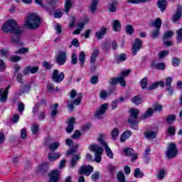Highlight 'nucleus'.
Here are the masks:
<instances>
[{"label": "nucleus", "mask_w": 182, "mask_h": 182, "mask_svg": "<svg viewBox=\"0 0 182 182\" xmlns=\"http://www.w3.org/2000/svg\"><path fill=\"white\" fill-rule=\"evenodd\" d=\"M1 31L4 33H13L11 37V41L15 45H23L21 43V35H22V29L18 26L14 20L7 21L1 27Z\"/></svg>", "instance_id": "obj_1"}, {"label": "nucleus", "mask_w": 182, "mask_h": 182, "mask_svg": "<svg viewBox=\"0 0 182 182\" xmlns=\"http://www.w3.org/2000/svg\"><path fill=\"white\" fill-rule=\"evenodd\" d=\"M41 25V18L35 14H31L26 19L25 26L28 29H36Z\"/></svg>", "instance_id": "obj_2"}, {"label": "nucleus", "mask_w": 182, "mask_h": 182, "mask_svg": "<svg viewBox=\"0 0 182 182\" xmlns=\"http://www.w3.org/2000/svg\"><path fill=\"white\" fill-rule=\"evenodd\" d=\"M139 117V109H130V115L128 119V123L131 124V127L134 129V130H137L139 129L137 127V118Z\"/></svg>", "instance_id": "obj_3"}, {"label": "nucleus", "mask_w": 182, "mask_h": 182, "mask_svg": "<svg viewBox=\"0 0 182 182\" xmlns=\"http://www.w3.org/2000/svg\"><path fill=\"white\" fill-rule=\"evenodd\" d=\"M89 149L91 151H94L95 153V161L97 163H100V161H102V153H103V149L102 146L94 144L90 145Z\"/></svg>", "instance_id": "obj_4"}, {"label": "nucleus", "mask_w": 182, "mask_h": 182, "mask_svg": "<svg viewBox=\"0 0 182 182\" xmlns=\"http://www.w3.org/2000/svg\"><path fill=\"white\" fill-rule=\"evenodd\" d=\"M105 137H106V135L100 134V137L97 139V141L105 147L107 156H108L109 159H113V151H112L107 143L105 141Z\"/></svg>", "instance_id": "obj_5"}, {"label": "nucleus", "mask_w": 182, "mask_h": 182, "mask_svg": "<svg viewBox=\"0 0 182 182\" xmlns=\"http://www.w3.org/2000/svg\"><path fill=\"white\" fill-rule=\"evenodd\" d=\"M68 60V52L66 50L59 51L55 56V62L59 66H63Z\"/></svg>", "instance_id": "obj_6"}, {"label": "nucleus", "mask_w": 182, "mask_h": 182, "mask_svg": "<svg viewBox=\"0 0 182 182\" xmlns=\"http://www.w3.org/2000/svg\"><path fill=\"white\" fill-rule=\"evenodd\" d=\"M100 51L97 49H94L92 53H91V57L90 59V63L91 65L90 70L91 72H95L97 68V65H96V60L97 57L99 56Z\"/></svg>", "instance_id": "obj_7"}, {"label": "nucleus", "mask_w": 182, "mask_h": 182, "mask_svg": "<svg viewBox=\"0 0 182 182\" xmlns=\"http://www.w3.org/2000/svg\"><path fill=\"white\" fill-rule=\"evenodd\" d=\"M178 153L177 146L175 144H169L168 150L166 151L167 159H174Z\"/></svg>", "instance_id": "obj_8"}, {"label": "nucleus", "mask_w": 182, "mask_h": 182, "mask_svg": "<svg viewBox=\"0 0 182 182\" xmlns=\"http://www.w3.org/2000/svg\"><path fill=\"white\" fill-rule=\"evenodd\" d=\"M52 79L56 83H60L65 79V73H60L59 70H55L52 73Z\"/></svg>", "instance_id": "obj_9"}, {"label": "nucleus", "mask_w": 182, "mask_h": 182, "mask_svg": "<svg viewBox=\"0 0 182 182\" xmlns=\"http://www.w3.org/2000/svg\"><path fill=\"white\" fill-rule=\"evenodd\" d=\"M107 103L103 104L101 107L95 111V117L97 119H103V115L106 113V110H107Z\"/></svg>", "instance_id": "obj_10"}, {"label": "nucleus", "mask_w": 182, "mask_h": 182, "mask_svg": "<svg viewBox=\"0 0 182 182\" xmlns=\"http://www.w3.org/2000/svg\"><path fill=\"white\" fill-rule=\"evenodd\" d=\"M82 97H83L82 93L77 94V98L73 101V102L67 105V109L70 112H73V109H75V106L73 105L79 106V104L82 102Z\"/></svg>", "instance_id": "obj_11"}, {"label": "nucleus", "mask_w": 182, "mask_h": 182, "mask_svg": "<svg viewBox=\"0 0 182 182\" xmlns=\"http://www.w3.org/2000/svg\"><path fill=\"white\" fill-rule=\"evenodd\" d=\"M93 173V167L91 166H80L78 174H85V176H90Z\"/></svg>", "instance_id": "obj_12"}, {"label": "nucleus", "mask_w": 182, "mask_h": 182, "mask_svg": "<svg viewBox=\"0 0 182 182\" xmlns=\"http://www.w3.org/2000/svg\"><path fill=\"white\" fill-rule=\"evenodd\" d=\"M140 49H141V41L140 39L136 38L132 46V55L136 56V55H137L138 50H140Z\"/></svg>", "instance_id": "obj_13"}, {"label": "nucleus", "mask_w": 182, "mask_h": 182, "mask_svg": "<svg viewBox=\"0 0 182 182\" xmlns=\"http://www.w3.org/2000/svg\"><path fill=\"white\" fill-rule=\"evenodd\" d=\"M109 82L112 86H114V85H117V83H120L121 86H122L123 87L126 86V81L124 80V78H123V77L117 78H110L109 80Z\"/></svg>", "instance_id": "obj_14"}, {"label": "nucleus", "mask_w": 182, "mask_h": 182, "mask_svg": "<svg viewBox=\"0 0 182 182\" xmlns=\"http://www.w3.org/2000/svg\"><path fill=\"white\" fill-rule=\"evenodd\" d=\"M50 182H58L60 177V171L57 169L53 170L50 174Z\"/></svg>", "instance_id": "obj_15"}, {"label": "nucleus", "mask_w": 182, "mask_h": 182, "mask_svg": "<svg viewBox=\"0 0 182 182\" xmlns=\"http://www.w3.org/2000/svg\"><path fill=\"white\" fill-rule=\"evenodd\" d=\"M9 87H11L10 85L6 87L4 90V89H0V102L1 103H4V102H6V99H8V91L9 90Z\"/></svg>", "instance_id": "obj_16"}, {"label": "nucleus", "mask_w": 182, "mask_h": 182, "mask_svg": "<svg viewBox=\"0 0 182 182\" xmlns=\"http://www.w3.org/2000/svg\"><path fill=\"white\" fill-rule=\"evenodd\" d=\"M125 156L131 157V161H135L137 160V154H134V151L132 149H125L124 150Z\"/></svg>", "instance_id": "obj_17"}, {"label": "nucleus", "mask_w": 182, "mask_h": 182, "mask_svg": "<svg viewBox=\"0 0 182 182\" xmlns=\"http://www.w3.org/2000/svg\"><path fill=\"white\" fill-rule=\"evenodd\" d=\"M171 83H173V78L171 77H168L166 79L165 85L166 87V90L168 92L169 95H173L174 90L171 88Z\"/></svg>", "instance_id": "obj_18"}, {"label": "nucleus", "mask_w": 182, "mask_h": 182, "mask_svg": "<svg viewBox=\"0 0 182 182\" xmlns=\"http://www.w3.org/2000/svg\"><path fill=\"white\" fill-rule=\"evenodd\" d=\"M182 16V6H178L176 14L172 17L173 22H177Z\"/></svg>", "instance_id": "obj_19"}, {"label": "nucleus", "mask_w": 182, "mask_h": 182, "mask_svg": "<svg viewBox=\"0 0 182 182\" xmlns=\"http://www.w3.org/2000/svg\"><path fill=\"white\" fill-rule=\"evenodd\" d=\"M38 70H39V67L38 66H34V67L27 66L23 70V73L24 75H29V73H32L33 75H34V73H36Z\"/></svg>", "instance_id": "obj_20"}, {"label": "nucleus", "mask_w": 182, "mask_h": 182, "mask_svg": "<svg viewBox=\"0 0 182 182\" xmlns=\"http://www.w3.org/2000/svg\"><path fill=\"white\" fill-rule=\"evenodd\" d=\"M72 160L70 163V168H75V167L76 166V164H77V161H79V160H80V156L79 155H76V154H72Z\"/></svg>", "instance_id": "obj_21"}, {"label": "nucleus", "mask_w": 182, "mask_h": 182, "mask_svg": "<svg viewBox=\"0 0 182 182\" xmlns=\"http://www.w3.org/2000/svg\"><path fill=\"white\" fill-rule=\"evenodd\" d=\"M132 131H130L129 129L124 132L120 136V141L122 143L126 141V140H127V139H129V137H130V136H132Z\"/></svg>", "instance_id": "obj_22"}, {"label": "nucleus", "mask_w": 182, "mask_h": 182, "mask_svg": "<svg viewBox=\"0 0 182 182\" xmlns=\"http://www.w3.org/2000/svg\"><path fill=\"white\" fill-rule=\"evenodd\" d=\"M164 81H159L154 82L152 85H151L149 87H148V90H154V89H157L159 86H161V87H164Z\"/></svg>", "instance_id": "obj_23"}, {"label": "nucleus", "mask_w": 182, "mask_h": 182, "mask_svg": "<svg viewBox=\"0 0 182 182\" xmlns=\"http://www.w3.org/2000/svg\"><path fill=\"white\" fill-rule=\"evenodd\" d=\"M68 127L66 128L67 133H72L73 132V124H75V119L70 118L68 121Z\"/></svg>", "instance_id": "obj_24"}, {"label": "nucleus", "mask_w": 182, "mask_h": 182, "mask_svg": "<svg viewBox=\"0 0 182 182\" xmlns=\"http://www.w3.org/2000/svg\"><path fill=\"white\" fill-rule=\"evenodd\" d=\"M78 60L80 63V67L83 68V66L85 65V62H86V54L85 53V52H80L78 55Z\"/></svg>", "instance_id": "obj_25"}, {"label": "nucleus", "mask_w": 182, "mask_h": 182, "mask_svg": "<svg viewBox=\"0 0 182 182\" xmlns=\"http://www.w3.org/2000/svg\"><path fill=\"white\" fill-rule=\"evenodd\" d=\"M157 6L163 12L166 11V8H167V1L166 0H159Z\"/></svg>", "instance_id": "obj_26"}, {"label": "nucleus", "mask_w": 182, "mask_h": 182, "mask_svg": "<svg viewBox=\"0 0 182 182\" xmlns=\"http://www.w3.org/2000/svg\"><path fill=\"white\" fill-rule=\"evenodd\" d=\"M58 107H59V105L57 103L54 104L53 105L50 106L51 109V118L55 119L56 115L58 114Z\"/></svg>", "instance_id": "obj_27"}, {"label": "nucleus", "mask_w": 182, "mask_h": 182, "mask_svg": "<svg viewBox=\"0 0 182 182\" xmlns=\"http://www.w3.org/2000/svg\"><path fill=\"white\" fill-rule=\"evenodd\" d=\"M112 26L114 32H119L122 29V23L119 21V20H114L112 22Z\"/></svg>", "instance_id": "obj_28"}, {"label": "nucleus", "mask_w": 182, "mask_h": 182, "mask_svg": "<svg viewBox=\"0 0 182 182\" xmlns=\"http://www.w3.org/2000/svg\"><path fill=\"white\" fill-rule=\"evenodd\" d=\"M153 113H154V110L153 109V108L149 107L146 111V112L142 114L141 119H147L149 117H151V116H153Z\"/></svg>", "instance_id": "obj_29"}, {"label": "nucleus", "mask_w": 182, "mask_h": 182, "mask_svg": "<svg viewBox=\"0 0 182 182\" xmlns=\"http://www.w3.org/2000/svg\"><path fill=\"white\" fill-rule=\"evenodd\" d=\"M60 156H62V154L60 153H51L48 154V159L50 161H55V160H58Z\"/></svg>", "instance_id": "obj_30"}, {"label": "nucleus", "mask_w": 182, "mask_h": 182, "mask_svg": "<svg viewBox=\"0 0 182 182\" xmlns=\"http://www.w3.org/2000/svg\"><path fill=\"white\" fill-rule=\"evenodd\" d=\"M117 7V1H112V3H109L108 5V9L109 12H116Z\"/></svg>", "instance_id": "obj_31"}, {"label": "nucleus", "mask_w": 182, "mask_h": 182, "mask_svg": "<svg viewBox=\"0 0 182 182\" xmlns=\"http://www.w3.org/2000/svg\"><path fill=\"white\" fill-rule=\"evenodd\" d=\"M176 43H182V28H179L176 31Z\"/></svg>", "instance_id": "obj_32"}, {"label": "nucleus", "mask_w": 182, "mask_h": 182, "mask_svg": "<svg viewBox=\"0 0 182 182\" xmlns=\"http://www.w3.org/2000/svg\"><path fill=\"white\" fill-rule=\"evenodd\" d=\"M109 95H110V93H109V92H107L105 90H102L100 92V97L102 100H106V99H107V97H109Z\"/></svg>", "instance_id": "obj_33"}, {"label": "nucleus", "mask_w": 182, "mask_h": 182, "mask_svg": "<svg viewBox=\"0 0 182 182\" xmlns=\"http://www.w3.org/2000/svg\"><path fill=\"white\" fill-rule=\"evenodd\" d=\"M119 128H114L111 132V136L112 140H117V137L119 136Z\"/></svg>", "instance_id": "obj_34"}, {"label": "nucleus", "mask_w": 182, "mask_h": 182, "mask_svg": "<svg viewBox=\"0 0 182 182\" xmlns=\"http://www.w3.org/2000/svg\"><path fill=\"white\" fill-rule=\"evenodd\" d=\"M134 177L136 178H141V177H144V173L140 171V168H137L134 170Z\"/></svg>", "instance_id": "obj_35"}, {"label": "nucleus", "mask_w": 182, "mask_h": 182, "mask_svg": "<svg viewBox=\"0 0 182 182\" xmlns=\"http://www.w3.org/2000/svg\"><path fill=\"white\" fill-rule=\"evenodd\" d=\"M152 26H154L156 29H160L161 28V18H157L154 22H152Z\"/></svg>", "instance_id": "obj_36"}, {"label": "nucleus", "mask_w": 182, "mask_h": 182, "mask_svg": "<svg viewBox=\"0 0 182 182\" xmlns=\"http://www.w3.org/2000/svg\"><path fill=\"white\" fill-rule=\"evenodd\" d=\"M125 32L127 35H133L134 33V28H133V26L128 24L125 26Z\"/></svg>", "instance_id": "obj_37"}, {"label": "nucleus", "mask_w": 182, "mask_h": 182, "mask_svg": "<svg viewBox=\"0 0 182 182\" xmlns=\"http://www.w3.org/2000/svg\"><path fill=\"white\" fill-rule=\"evenodd\" d=\"M156 132L153 131H148L145 132L146 139H156Z\"/></svg>", "instance_id": "obj_38"}, {"label": "nucleus", "mask_w": 182, "mask_h": 182, "mask_svg": "<svg viewBox=\"0 0 182 182\" xmlns=\"http://www.w3.org/2000/svg\"><path fill=\"white\" fill-rule=\"evenodd\" d=\"M72 5H73V3L70 0H66L65 4V11L68 14L72 8Z\"/></svg>", "instance_id": "obj_39"}, {"label": "nucleus", "mask_w": 182, "mask_h": 182, "mask_svg": "<svg viewBox=\"0 0 182 182\" xmlns=\"http://www.w3.org/2000/svg\"><path fill=\"white\" fill-rule=\"evenodd\" d=\"M106 28H102L101 30L100 31H97L96 35H97V38L98 39H102V38H103V36H105V33H106Z\"/></svg>", "instance_id": "obj_40"}, {"label": "nucleus", "mask_w": 182, "mask_h": 182, "mask_svg": "<svg viewBox=\"0 0 182 182\" xmlns=\"http://www.w3.org/2000/svg\"><path fill=\"white\" fill-rule=\"evenodd\" d=\"M79 147V145H75V147L71 148L70 149H68L66 152V156L68 157H70L72 156V154H75L76 153V149Z\"/></svg>", "instance_id": "obj_41"}, {"label": "nucleus", "mask_w": 182, "mask_h": 182, "mask_svg": "<svg viewBox=\"0 0 182 182\" xmlns=\"http://www.w3.org/2000/svg\"><path fill=\"white\" fill-rule=\"evenodd\" d=\"M117 179L119 182H124L126 180V178L124 177V173L123 171H120L117 174Z\"/></svg>", "instance_id": "obj_42"}, {"label": "nucleus", "mask_w": 182, "mask_h": 182, "mask_svg": "<svg viewBox=\"0 0 182 182\" xmlns=\"http://www.w3.org/2000/svg\"><path fill=\"white\" fill-rule=\"evenodd\" d=\"M173 35H174V32L166 31L163 36V41H167V39H170L171 38H173Z\"/></svg>", "instance_id": "obj_43"}, {"label": "nucleus", "mask_w": 182, "mask_h": 182, "mask_svg": "<svg viewBox=\"0 0 182 182\" xmlns=\"http://www.w3.org/2000/svg\"><path fill=\"white\" fill-rule=\"evenodd\" d=\"M174 122H176V116L174 114H171L167 117L166 123H168V124H173Z\"/></svg>", "instance_id": "obj_44"}, {"label": "nucleus", "mask_w": 182, "mask_h": 182, "mask_svg": "<svg viewBox=\"0 0 182 182\" xmlns=\"http://www.w3.org/2000/svg\"><path fill=\"white\" fill-rule=\"evenodd\" d=\"M31 84L26 85L22 90H20V95H23V93H28L31 90Z\"/></svg>", "instance_id": "obj_45"}, {"label": "nucleus", "mask_w": 182, "mask_h": 182, "mask_svg": "<svg viewBox=\"0 0 182 182\" xmlns=\"http://www.w3.org/2000/svg\"><path fill=\"white\" fill-rule=\"evenodd\" d=\"M150 0H127L128 4H144L149 2Z\"/></svg>", "instance_id": "obj_46"}, {"label": "nucleus", "mask_w": 182, "mask_h": 182, "mask_svg": "<svg viewBox=\"0 0 182 182\" xmlns=\"http://www.w3.org/2000/svg\"><path fill=\"white\" fill-rule=\"evenodd\" d=\"M96 6H97V0H94L91 3V5L90 6V11L93 14L95 11H96Z\"/></svg>", "instance_id": "obj_47"}, {"label": "nucleus", "mask_w": 182, "mask_h": 182, "mask_svg": "<svg viewBox=\"0 0 182 182\" xmlns=\"http://www.w3.org/2000/svg\"><path fill=\"white\" fill-rule=\"evenodd\" d=\"M167 134H171V136H174V134H176V127L174 126L168 127Z\"/></svg>", "instance_id": "obj_48"}, {"label": "nucleus", "mask_w": 182, "mask_h": 182, "mask_svg": "<svg viewBox=\"0 0 182 182\" xmlns=\"http://www.w3.org/2000/svg\"><path fill=\"white\" fill-rule=\"evenodd\" d=\"M159 35H160V29L156 28L155 31H152L151 38H152V39H157Z\"/></svg>", "instance_id": "obj_49"}, {"label": "nucleus", "mask_w": 182, "mask_h": 182, "mask_svg": "<svg viewBox=\"0 0 182 182\" xmlns=\"http://www.w3.org/2000/svg\"><path fill=\"white\" fill-rule=\"evenodd\" d=\"M127 55H126V54L122 53L121 55H119L118 57L116 58L117 61L118 62V63H120L122 62H124V60H126V58Z\"/></svg>", "instance_id": "obj_50"}, {"label": "nucleus", "mask_w": 182, "mask_h": 182, "mask_svg": "<svg viewBox=\"0 0 182 182\" xmlns=\"http://www.w3.org/2000/svg\"><path fill=\"white\" fill-rule=\"evenodd\" d=\"M140 83H141V89H146V87H147V84L149 83V80L147 77L143 78L141 80Z\"/></svg>", "instance_id": "obj_51"}, {"label": "nucleus", "mask_w": 182, "mask_h": 182, "mask_svg": "<svg viewBox=\"0 0 182 182\" xmlns=\"http://www.w3.org/2000/svg\"><path fill=\"white\" fill-rule=\"evenodd\" d=\"M58 148H59V142H54L49 145V149L52 151H55V150H57V149Z\"/></svg>", "instance_id": "obj_52"}, {"label": "nucleus", "mask_w": 182, "mask_h": 182, "mask_svg": "<svg viewBox=\"0 0 182 182\" xmlns=\"http://www.w3.org/2000/svg\"><path fill=\"white\" fill-rule=\"evenodd\" d=\"M132 103H134V105H141V98L139 97L138 96H135L132 97Z\"/></svg>", "instance_id": "obj_53"}, {"label": "nucleus", "mask_w": 182, "mask_h": 182, "mask_svg": "<svg viewBox=\"0 0 182 182\" xmlns=\"http://www.w3.org/2000/svg\"><path fill=\"white\" fill-rule=\"evenodd\" d=\"M71 63L72 65H76L77 63V55H76V53H73L71 55Z\"/></svg>", "instance_id": "obj_54"}, {"label": "nucleus", "mask_w": 182, "mask_h": 182, "mask_svg": "<svg viewBox=\"0 0 182 182\" xmlns=\"http://www.w3.org/2000/svg\"><path fill=\"white\" fill-rule=\"evenodd\" d=\"M17 110L19 112V113H22L23 110H25V105H23V102H18L17 105Z\"/></svg>", "instance_id": "obj_55"}, {"label": "nucleus", "mask_w": 182, "mask_h": 182, "mask_svg": "<svg viewBox=\"0 0 182 182\" xmlns=\"http://www.w3.org/2000/svg\"><path fill=\"white\" fill-rule=\"evenodd\" d=\"M164 176H166V171L164 169H161L158 173L157 178H159V180H163V178H164Z\"/></svg>", "instance_id": "obj_56"}, {"label": "nucleus", "mask_w": 182, "mask_h": 182, "mask_svg": "<svg viewBox=\"0 0 182 182\" xmlns=\"http://www.w3.org/2000/svg\"><path fill=\"white\" fill-rule=\"evenodd\" d=\"M53 66V65L48 61H44L43 63V67L45 68V69H46L47 70H49L52 69Z\"/></svg>", "instance_id": "obj_57"}, {"label": "nucleus", "mask_w": 182, "mask_h": 182, "mask_svg": "<svg viewBox=\"0 0 182 182\" xmlns=\"http://www.w3.org/2000/svg\"><path fill=\"white\" fill-rule=\"evenodd\" d=\"M31 131L33 134H36V133H38V132L39 131V125L36 124H33L31 127Z\"/></svg>", "instance_id": "obj_58"}, {"label": "nucleus", "mask_w": 182, "mask_h": 182, "mask_svg": "<svg viewBox=\"0 0 182 182\" xmlns=\"http://www.w3.org/2000/svg\"><path fill=\"white\" fill-rule=\"evenodd\" d=\"M154 112H161L163 110V105H159V104H156L155 105L153 106Z\"/></svg>", "instance_id": "obj_59"}, {"label": "nucleus", "mask_w": 182, "mask_h": 182, "mask_svg": "<svg viewBox=\"0 0 182 182\" xmlns=\"http://www.w3.org/2000/svg\"><path fill=\"white\" fill-rule=\"evenodd\" d=\"M99 177H100V173L95 172L91 176V180L96 181V180H99Z\"/></svg>", "instance_id": "obj_60"}, {"label": "nucleus", "mask_w": 182, "mask_h": 182, "mask_svg": "<svg viewBox=\"0 0 182 182\" xmlns=\"http://www.w3.org/2000/svg\"><path fill=\"white\" fill-rule=\"evenodd\" d=\"M90 82L92 83V85H96L97 83V82H99V77H97L96 75L91 77Z\"/></svg>", "instance_id": "obj_61"}, {"label": "nucleus", "mask_w": 182, "mask_h": 182, "mask_svg": "<svg viewBox=\"0 0 182 182\" xmlns=\"http://www.w3.org/2000/svg\"><path fill=\"white\" fill-rule=\"evenodd\" d=\"M80 132L79 130H76L74 134L72 135V139H77L79 137H80Z\"/></svg>", "instance_id": "obj_62"}, {"label": "nucleus", "mask_w": 182, "mask_h": 182, "mask_svg": "<svg viewBox=\"0 0 182 182\" xmlns=\"http://www.w3.org/2000/svg\"><path fill=\"white\" fill-rule=\"evenodd\" d=\"M28 52H29V48H21L18 50L16 51L15 53H26Z\"/></svg>", "instance_id": "obj_63"}, {"label": "nucleus", "mask_w": 182, "mask_h": 182, "mask_svg": "<svg viewBox=\"0 0 182 182\" xmlns=\"http://www.w3.org/2000/svg\"><path fill=\"white\" fill-rule=\"evenodd\" d=\"M168 53H169L168 50H164L162 52H160L159 53V59H163V58H164V56H167Z\"/></svg>", "instance_id": "obj_64"}]
</instances>
